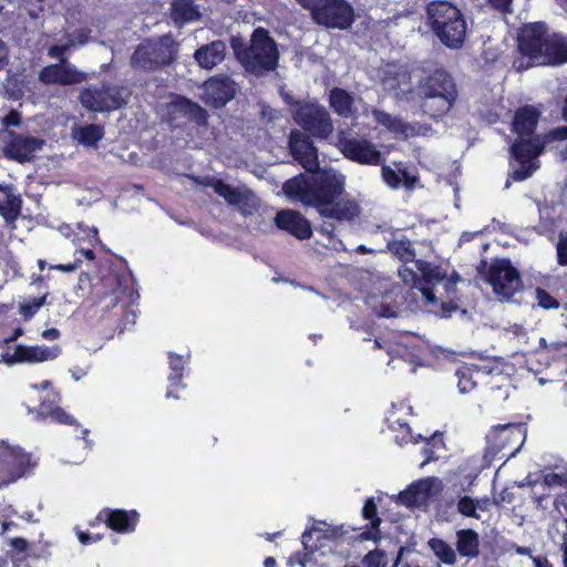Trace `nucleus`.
Listing matches in <instances>:
<instances>
[{
  "mask_svg": "<svg viewBox=\"0 0 567 567\" xmlns=\"http://www.w3.org/2000/svg\"><path fill=\"white\" fill-rule=\"evenodd\" d=\"M43 2L44 0H25L30 18L38 19L40 14L43 13Z\"/></svg>",
  "mask_w": 567,
  "mask_h": 567,
  "instance_id": "nucleus-52",
  "label": "nucleus"
},
{
  "mask_svg": "<svg viewBox=\"0 0 567 567\" xmlns=\"http://www.w3.org/2000/svg\"><path fill=\"white\" fill-rule=\"evenodd\" d=\"M231 47L236 59L249 73L262 75L278 68L280 55L277 43L264 28L254 30L248 45L237 44L233 40Z\"/></svg>",
  "mask_w": 567,
  "mask_h": 567,
  "instance_id": "nucleus-3",
  "label": "nucleus"
},
{
  "mask_svg": "<svg viewBox=\"0 0 567 567\" xmlns=\"http://www.w3.org/2000/svg\"><path fill=\"white\" fill-rule=\"evenodd\" d=\"M11 547L18 553H24L28 549V542L22 537H14L10 539Z\"/></svg>",
  "mask_w": 567,
  "mask_h": 567,
  "instance_id": "nucleus-59",
  "label": "nucleus"
},
{
  "mask_svg": "<svg viewBox=\"0 0 567 567\" xmlns=\"http://www.w3.org/2000/svg\"><path fill=\"white\" fill-rule=\"evenodd\" d=\"M226 49L224 41L215 40L196 49L194 59L202 69L212 70L225 60Z\"/></svg>",
  "mask_w": 567,
  "mask_h": 567,
  "instance_id": "nucleus-31",
  "label": "nucleus"
},
{
  "mask_svg": "<svg viewBox=\"0 0 567 567\" xmlns=\"http://www.w3.org/2000/svg\"><path fill=\"white\" fill-rule=\"evenodd\" d=\"M427 25L433 34L450 49H460L466 37V21L461 10L445 0L426 6Z\"/></svg>",
  "mask_w": 567,
  "mask_h": 567,
  "instance_id": "nucleus-4",
  "label": "nucleus"
},
{
  "mask_svg": "<svg viewBox=\"0 0 567 567\" xmlns=\"http://www.w3.org/2000/svg\"><path fill=\"white\" fill-rule=\"evenodd\" d=\"M540 116L542 111L532 104L519 106L515 111L511 123V131L516 134L515 140L529 141L544 138L543 135L536 134Z\"/></svg>",
  "mask_w": 567,
  "mask_h": 567,
  "instance_id": "nucleus-22",
  "label": "nucleus"
},
{
  "mask_svg": "<svg viewBox=\"0 0 567 567\" xmlns=\"http://www.w3.org/2000/svg\"><path fill=\"white\" fill-rule=\"evenodd\" d=\"M436 481V477H426L412 483L399 493V502L410 508L425 504L432 496V488Z\"/></svg>",
  "mask_w": 567,
  "mask_h": 567,
  "instance_id": "nucleus-30",
  "label": "nucleus"
},
{
  "mask_svg": "<svg viewBox=\"0 0 567 567\" xmlns=\"http://www.w3.org/2000/svg\"><path fill=\"white\" fill-rule=\"evenodd\" d=\"M97 519L103 520L110 529L118 534H127L135 530L140 514L135 509L104 508L99 513Z\"/></svg>",
  "mask_w": 567,
  "mask_h": 567,
  "instance_id": "nucleus-26",
  "label": "nucleus"
},
{
  "mask_svg": "<svg viewBox=\"0 0 567 567\" xmlns=\"http://www.w3.org/2000/svg\"><path fill=\"white\" fill-rule=\"evenodd\" d=\"M557 261L560 266H567V235L557 244Z\"/></svg>",
  "mask_w": 567,
  "mask_h": 567,
  "instance_id": "nucleus-53",
  "label": "nucleus"
},
{
  "mask_svg": "<svg viewBox=\"0 0 567 567\" xmlns=\"http://www.w3.org/2000/svg\"><path fill=\"white\" fill-rule=\"evenodd\" d=\"M79 228L80 230L83 231L84 235L81 237L80 234H76L73 239V243L76 246H80L82 241H85L87 243V247L81 246L80 248H78L74 252V258H81V264L83 262V259L94 260L95 254L93 247H95L96 245H103L99 237V231L95 227L82 228L81 226H79Z\"/></svg>",
  "mask_w": 567,
  "mask_h": 567,
  "instance_id": "nucleus-36",
  "label": "nucleus"
},
{
  "mask_svg": "<svg viewBox=\"0 0 567 567\" xmlns=\"http://www.w3.org/2000/svg\"><path fill=\"white\" fill-rule=\"evenodd\" d=\"M167 115L171 124H177L179 121H185L193 123L198 127H206L209 118V114L206 109L183 95H176L167 105Z\"/></svg>",
  "mask_w": 567,
  "mask_h": 567,
  "instance_id": "nucleus-19",
  "label": "nucleus"
},
{
  "mask_svg": "<svg viewBox=\"0 0 567 567\" xmlns=\"http://www.w3.org/2000/svg\"><path fill=\"white\" fill-rule=\"evenodd\" d=\"M31 455L22 449L7 447L0 452V486H7L31 470Z\"/></svg>",
  "mask_w": 567,
  "mask_h": 567,
  "instance_id": "nucleus-17",
  "label": "nucleus"
},
{
  "mask_svg": "<svg viewBox=\"0 0 567 567\" xmlns=\"http://www.w3.org/2000/svg\"><path fill=\"white\" fill-rule=\"evenodd\" d=\"M543 137L546 141V143L551 142V141H566L567 140V125L555 127V128L550 130Z\"/></svg>",
  "mask_w": 567,
  "mask_h": 567,
  "instance_id": "nucleus-51",
  "label": "nucleus"
},
{
  "mask_svg": "<svg viewBox=\"0 0 567 567\" xmlns=\"http://www.w3.org/2000/svg\"><path fill=\"white\" fill-rule=\"evenodd\" d=\"M567 62V40L557 34L550 35L544 50L540 64H561Z\"/></svg>",
  "mask_w": 567,
  "mask_h": 567,
  "instance_id": "nucleus-37",
  "label": "nucleus"
},
{
  "mask_svg": "<svg viewBox=\"0 0 567 567\" xmlns=\"http://www.w3.org/2000/svg\"><path fill=\"white\" fill-rule=\"evenodd\" d=\"M476 269L501 300L509 301L523 289L522 276L508 258L482 259Z\"/></svg>",
  "mask_w": 567,
  "mask_h": 567,
  "instance_id": "nucleus-6",
  "label": "nucleus"
},
{
  "mask_svg": "<svg viewBox=\"0 0 567 567\" xmlns=\"http://www.w3.org/2000/svg\"><path fill=\"white\" fill-rule=\"evenodd\" d=\"M535 297L537 305L545 310L558 309L560 306L559 301L544 288H536Z\"/></svg>",
  "mask_w": 567,
  "mask_h": 567,
  "instance_id": "nucleus-45",
  "label": "nucleus"
},
{
  "mask_svg": "<svg viewBox=\"0 0 567 567\" xmlns=\"http://www.w3.org/2000/svg\"><path fill=\"white\" fill-rule=\"evenodd\" d=\"M275 224L279 229L300 240L309 239L312 236L310 221L297 210H279L276 214Z\"/></svg>",
  "mask_w": 567,
  "mask_h": 567,
  "instance_id": "nucleus-25",
  "label": "nucleus"
},
{
  "mask_svg": "<svg viewBox=\"0 0 567 567\" xmlns=\"http://www.w3.org/2000/svg\"><path fill=\"white\" fill-rule=\"evenodd\" d=\"M488 2L494 9L508 12L513 0H488Z\"/></svg>",
  "mask_w": 567,
  "mask_h": 567,
  "instance_id": "nucleus-62",
  "label": "nucleus"
},
{
  "mask_svg": "<svg viewBox=\"0 0 567 567\" xmlns=\"http://www.w3.org/2000/svg\"><path fill=\"white\" fill-rule=\"evenodd\" d=\"M324 220L319 227V233L327 236L329 239L334 237L336 224L351 223L361 214L359 204L353 199H342L341 197L327 207L318 212Z\"/></svg>",
  "mask_w": 567,
  "mask_h": 567,
  "instance_id": "nucleus-16",
  "label": "nucleus"
},
{
  "mask_svg": "<svg viewBox=\"0 0 567 567\" xmlns=\"http://www.w3.org/2000/svg\"><path fill=\"white\" fill-rule=\"evenodd\" d=\"M303 9L309 10L310 13L318 8L326 0H296Z\"/></svg>",
  "mask_w": 567,
  "mask_h": 567,
  "instance_id": "nucleus-63",
  "label": "nucleus"
},
{
  "mask_svg": "<svg viewBox=\"0 0 567 567\" xmlns=\"http://www.w3.org/2000/svg\"><path fill=\"white\" fill-rule=\"evenodd\" d=\"M386 250L404 265L409 262L415 264V260H417L413 241L405 236L400 239L389 240L386 243Z\"/></svg>",
  "mask_w": 567,
  "mask_h": 567,
  "instance_id": "nucleus-39",
  "label": "nucleus"
},
{
  "mask_svg": "<svg viewBox=\"0 0 567 567\" xmlns=\"http://www.w3.org/2000/svg\"><path fill=\"white\" fill-rule=\"evenodd\" d=\"M425 442L427 443V445H431L437 452L445 450L443 434L439 431H436L434 434H432L430 437H427L425 440Z\"/></svg>",
  "mask_w": 567,
  "mask_h": 567,
  "instance_id": "nucleus-56",
  "label": "nucleus"
},
{
  "mask_svg": "<svg viewBox=\"0 0 567 567\" xmlns=\"http://www.w3.org/2000/svg\"><path fill=\"white\" fill-rule=\"evenodd\" d=\"M178 43L172 33L161 35L140 44L132 54L131 62L144 71H156L171 65L177 59Z\"/></svg>",
  "mask_w": 567,
  "mask_h": 567,
  "instance_id": "nucleus-8",
  "label": "nucleus"
},
{
  "mask_svg": "<svg viewBox=\"0 0 567 567\" xmlns=\"http://www.w3.org/2000/svg\"><path fill=\"white\" fill-rule=\"evenodd\" d=\"M381 318H393L396 317V312L391 305L381 303L377 311Z\"/></svg>",
  "mask_w": 567,
  "mask_h": 567,
  "instance_id": "nucleus-60",
  "label": "nucleus"
},
{
  "mask_svg": "<svg viewBox=\"0 0 567 567\" xmlns=\"http://www.w3.org/2000/svg\"><path fill=\"white\" fill-rule=\"evenodd\" d=\"M362 517L370 520V523L367 525V528L357 536V539L360 542L373 540L378 543L381 539L380 525L382 519L378 515V507L373 497L365 499L362 507Z\"/></svg>",
  "mask_w": 567,
  "mask_h": 567,
  "instance_id": "nucleus-32",
  "label": "nucleus"
},
{
  "mask_svg": "<svg viewBox=\"0 0 567 567\" xmlns=\"http://www.w3.org/2000/svg\"><path fill=\"white\" fill-rule=\"evenodd\" d=\"M168 363L171 373L168 374V390L166 392L167 398L177 399V394L175 393L178 389L183 388V378H184V359L182 355L175 352H168Z\"/></svg>",
  "mask_w": 567,
  "mask_h": 567,
  "instance_id": "nucleus-38",
  "label": "nucleus"
},
{
  "mask_svg": "<svg viewBox=\"0 0 567 567\" xmlns=\"http://www.w3.org/2000/svg\"><path fill=\"white\" fill-rule=\"evenodd\" d=\"M422 455L424 456V461L421 463V467L425 464L439 460L440 455L436 450H434L431 445H427L425 442L424 446L421 450Z\"/></svg>",
  "mask_w": 567,
  "mask_h": 567,
  "instance_id": "nucleus-55",
  "label": "nucleus"
},
{
  "mask_svg": "<svg viewBox=\"0 0 567 567\" xmlns=\"http://www.w3.org/2000/svg\"><path fill=\"white\" fill-rule=\"evenodd\" d=\"M73 41H69L65 44L51 45L48 50V55L52 59H59L62 63H64L66 62L65 53L71 47H73Z\"/></svg>",
  "mask_w": 567,
  "mask_h": 567,
  "instance_id": "nucleus-49",
  "label": "nucleus"
},
{
  "mask_svg": "<svg viewBox=\"0 0 567 567\" xmlns=\"http://www.w3.org/2000/svg\"><path fill=\"white\" fill-rule=\"evenodd\" d=\"M103 135V127L96 124L84 125L78 131V140L85 146H94Z\"/></svg>",
  "mask_w": 567,
  "mask_h": 567,
  "instance_id": "nucleus-43",
  "label": "nucleus"
},
{
  "mask_svg": "<svg viewBox=\"0 0 567 567\" xmlns=\"http://www.w3.org/2000/svg\"><path fill=\"white\" fill-rule=\"evenodd\" d=\"M461 277L456 271H453L452 275L445 281V291L449 299H452L451 296L456 293V284L460 281Z\"/></svg>",
  "mask_w": 567,
  "mask_h": 567,
  "instance_id": "nucleus-57",
  "label": "nucleus"
},
{
  "mask_svg": "<svg viewBox=\"0 0 567 567\" xmlns=\"http://www.w3.org/2000/svg\"><path fill=\"white\" fill-rule=\"evenodd\" d=\"M477 507H478L477 501H475L474 498H472L467 495L460 497V499L457 502V511L460 514H462L465 517H472V518L478 519L480 516L476 513Z\"/></svg>",
  "mask_w": 567,
  "mask_h": 567,
  "instance_id": "nucleus-44",
  "label": "nucleus"
},
{
  "mask_svg": "<svg viewBox=\"0 0 567 567\" xmlns=\"http://www.w3.org/2000/svg\"><path fill=\"white\" fill-rule=\"evenodd\" d=\"M546 141L535 138L529 141L515 140L509 147L512 171L508 173L505 188H508L512 182H523L529 178L539 167L537 157L544 152Z\"/></svg>",
  "mask_w": 567,
  "mask_h": 567,
  "instance_id": "nucleus-9",
  "label": "nucleus"
},
{
  "mask_svg": "<svg viewBox=\"0 0 567 567\" xmlns=\"http://www.w3.org/2000/svg\"><path fill=\"white\" fill-rule=\"evenodd\" d=\"M329 105L341 117H350L355 112L354 99L350 92L341 87H333L329 93Z\"/></svg>",
  "mask_w": 567,
  "mask_h": 567,
  "instance_id": "nucleus-35",
  "label": "nucleus"
},
{
  "mask_svg": "<svg viewBox=\"0 0 567 567\" xmlns=\"http://www.w3.org/2000/svg\"><path fill=\"white\" fill-rule=\"evenodd\" d=\"M429 546L441 563L450 566L456 563V553L447 542L434 537L429 540Z\"/></svg>",
  "mask_w": 567,
  "mask_h": 567,
  "instance_id": "nucleus-41",
  "label": "nucleus"
},
{
  "mask_svg": "<svg viewBox=\"0 0 567 567\" xmlns=\"http://www.w3.org/2000/svg\"><path fill=\"white\" fill-rule=\"evenodd\" d=\"M8 135L10 138L3 146V156L20 164L33 161L34 153L44 145L42 138L18 134L14 131H8Z\"/></svg>",
  "mask_w": 567,
  "mask_h": 567,
  "instance_id": "nucleus-21",
  "label": "nucleus"
},
{
  "mask_svg": "<svg viewBox=\"0 0 567 567\" xmlns=\"http://www.w3.org/2000/svg\"><path fill=\"white\" fill-rule=\"evenodd\" d=\"M292 117L303 133L324 141L333 133V122L327 109L317 102L296 101Z\"/></svg>",
  "mask_w": 567,
  "mask_h": 567,
  "instance_id": "nucleus-10",
  "label": "nucleus"
},
{
  "mask_svg": "<svg viewBox=\"0 0 567 567\" xmlns=\"http://www.w3.org/2000/svg\"><path fill=\"white\" fill-rule=\"evenodd\" d=\"M415 267L419 271L417 290L422 293L426 311L441 318H450L457 311V302L454 299L439 301L433 290L435 285L446 279V270L423 259L415 260Z\"/></svg>",
  "mask_w": 567,
  "mask_h": 567,
  "instance_id": "nucleus-7",
  "label": "nucleus"
},
{
  "mask_svg": "<svg viewBox=\"0 0 567 567\" xmlns=\"http://www.w3.org/2000/svg\"><path fill=\"white\" fill-rule=\"evenodd\" d=\"M362 563L365 567H386V556L381 549L370 550L364 555Z\"/></svg>",
  "mask_w": 567,
  "mask_h": 567,
  "instance_id": "nucleus-46",
  "label": "nucleus"
},
{
  "mask_svg": "<svg viewBox=\"0 0 567 567\" xmlns=\"http://www.w3.org/2000/svg\"><path fill=\"white\" fill-rule=\"evenodd\" d=\"M204 185L210 186L218 196L223 197L228 205L236 207L245 217L252 216L260 208L258 197L248 187H234L220 178H213Z\"/></svg>",
  "mask_w": 567,
  "mask_h": 567,
  "instance_id": "nucleus-14",
  "label": "nucleus"
},
{
  "mask_svg": "<svg viewBox=\"0 0 567 567\" xmlns=\"http://www.w3.org/2000/svg\"><path fill=\"white\" fill-rule=\"evenodd\" d=\"M21 114L12 109L1 118V123L6 128L18 127L21 124Z\"/></svg>",
  "mask_w": 567,
  "mask_h": 567,
  "instance_id": "nucleus-50",
  "label": "nucleus"
},
{
  "mask_svg": "<svg viewBox=\"0 0 567 567\" xmlns=\"http://www.w3.org/2000/svg\"><path fill=\"white\" fill-rule=\"evenodd\" d=\"M200 16L194 0H173L172 18L176 23L184 24L186 22L197 21L200 19Z\"/></svg>",
  "mask_w": 567,
  "mask_h": 567,
  "instance_id": "nucleus-40",
  "label": "nucleus"
},
{
  "mask_svg": "<svg viewBox=\"0 0 567 567\" xmlns=\"http://www.w3.org/2000/svg\"><path fill=\"white\" fill-rule=\"evenodd\" d=\"M399 276L401 277L404 284H411L413 288L417 289L419 271H414L412 268L403 264V266L399 268Z\"/></svg>",
  "mask_w": 567,
  "mask_h": 567,
  "instance_id": "nucleus-48",
  "label": "nucleus"
},
{
  "mask_svg": "<svg viewBox=\"0 0 567 567\" xmlns=\"http://www.w3.org/2000/svg\"><path fill=\"white\" fill-rule=\"evenodd\" d=\"M549 37L548 27L543 21L525 23L520 27L517 48L523 58L528 59V63L524 64L523 59L515 60L514 66L517 70H526L535 64H540Z\"/></svg>",
  "mask_w": 567,
  "mask_h": 567,
  "instance_id": "nucleus-12",
  "label": "nucleus"
},
{
  "mask_svg": "<svg viewBox=\"0 0 567 567\" xmlns=\"http://www.w3.org/2000/svg\"><path fill=\"white\" fill-rule=\"evenodd\" d=\"M285 195L321 210L344 193V183L338 176L328 172H315L311 175L299 174L286 181L282 185Z\"/></svg>",
  "mask_w": 567,
  "mask_h": 567,
  "instance_id": "nucleus-2",
  "label": "nucleus"
},
{
  "mask_svg": "<svg viewBox=\"0 0 567 567\" xmlns=\"http://www.w3.org/2000/svg\"><path fill=\"white\" fill-rule=\"evenodd\" d=\"M39 413L44 417H50L58 424L78 425L76 420L60 406L51 408L42 402L39 406Z\"/></svg>",
  "mask_w": 567,
  "mask_h": 567,
  "instance_id": "nucleus-42",
  "label": "nucleus"
},
{
  "mask_svg": "<svg viewBox=\"0 0 567 567\" xmlns=\"http://www.w3.org/2000/svg\"><path fill=\"white\" fill-rule=\"evenodd\" d=\"M395 165L396 171L388 165L382 166L381 176L383 182L392 189L404 187L409 192L414 190L420 183L416 169H410L402 162Z\"/></svg>",
  "mask_w": 567,
  "mask_h": 567,
  "instance_id": "nucleus-28",
  "label": "nucleus"
},
{
  "mask_svg": "<svg viewBox=\"0 0 567 567\" xmlns=\"http://www.w3.org/2000/svg\"><path fill=\"white\" fill-rule=\"evenodd\" d=\"M131 95L125 85L102 81L84 89L80 94L82 105L91 112H110L123 107Z\"/></svg>",
  "mask_w": 567,
  "mask_h": 567,
  "instance_id": "nucleus-11",
  "label": "nucleus"
},
{
  "mask_svg": "<svg viewBox=\"0 0 567 567\" xmlns=\"http://www.w3.org/2000/svg\"><path fill=\"white\" fill-rule=\"evenodd\" d=\"M373 117L375 122L385 127L388 131L403 138H410L419 135H424L431 130L429 125L421 123H408L401 117L391 115L384 111L374 110Z\"/></svg>",
  "mask_w": 567,
  "mask_h": 567,
  "instance_id": "nucleus-24",
  "label": "nucleus"
},
{
  "mask_svg": "<svg viewBox=\"0 0 567 567\" xmlns=\"http://www.w3.org/2000/svg\"><path fill=\"white\" fill-rule=\"evenodd\" d=\"M336 146L349 161L368 166H378L383 162L382 153L368 138L352 137L341 130L337 134Z\"/></svg>",
  "mask_w": 567,
  "mask_h": 567,
  "instance_id": "nucleus-13",
  "label": "nucleus"
},
{
  "mask_svg": "<svg viewBox=\"0 0 567 567\" xmlns=\"http://www.w3.org/2000/svg\"><path fill=\"white\" fill-rule=\"evenodd\" d=\"M312 138L299 130H291L288 137L290 154L309 173H315L320 168L318 148Z\"/></svg>",
  "mask_w": 567,
  "mask_h": 567,
  "instance_id": "nucleus-18",
  "label": "nucleus"
},
{
  "mask_svg": "<svg viewBox=\"0 0 567 567\" xmlns=\"http://www.w3.org/2000/svg\"><path fill=\"white\" fill-rule=\"evenodd\" d=\"M423 114L434 121L442 120L455 106L458 87L452 73L443 65L423 70L413 90Z\"/></svg>",
  "mask_w": 567,
  "mask_h": 567,
  "instance_id": "nucleus-1",
  "label": "nucleus"
},
{
  "mask_svg": "<svg viewBox=\"0 0 567 567\" xmlns=\"http://www.w3.org/2000/svg\"><path fill=\"white\" fill-rule=\"evenodd\" d=\"M532 560L534 563V567H553L546 556L532 557Z\"/></svg>",
  "mask_w": 567,
  "mask_h": 567,
  "instance_id": "nucleus-64",
  "label": "nucleus"
},
{
  "mask_svg": "<svg viewBox=\"0 0 567 567\" xmlns=\"http://www.w3.org/2000/svg\"><path fill=\"white\" fill-rule=\"evenodd\" d=\"M22 212L21 195L16 192L12 184H0V216L8 229H16V221Z\"/></svg>",
  "mask_w": 567,
  "mask_h": 567,
  "instance_id": "nucleus-27",
  "label": "nucleus"
},
{
  "mask_svg": "<svg viewBox=\"0 0 567 567\" xmlns=\"http://www.w3.org/2000/svg\"><path fill=\"white\" fill-rule=\"evenodd\" d=\"M480 535L472 528L458 529L456 532V551L460 556L468 559L480 555Z\"/></svg>",
  "mask_w": 567,
  "mask_h": 567,
  "instance_id": "nucleus-34",
  "label": "nucleus"
},
{
  "mask_svg": "<svg viewBox=\"0 0 567 567\" xmlns=\"http://www.w3.org/2000/svg\"><path fill=\"white\" fill-rule=\"evenodd\" d=\"M310 14L317 24L329 29L347 30L354 22V10L346 0H326Z\"/></svg>",
  "mask_w": 567,
  "mask_h": 567,
  "instance_id": "nucleus-15",
  "label": "nucleus"
},
{
  "mask_svg": "<svg viewBox=\"0 0 567 567\" xmlns=\"http://www.w3.org/2000/svg\"><path fill=\"white\" fill-rule=\"evenodd\" d=\"M61 353L59 346H25L18 344L13 351H4L1 354V361L8 365L18 363H40L56 359Z\"/></svg>",
  "mask_w": 567,
  "mask_h": 567,
  "instance_id": "nucleus-20",
  "label": "nucleus"
},
{
  "mask_svg": "<svg viewBox=\"0 0 567 567\" xmlns=\"http://www.w3.org/2000/svg\"><path fill=\"white\" fill-rule=\"evenodd\" d=\"M9 62V49L3 40L0 39V71L6 68Z\"/></svg>",
  "mask_w": 567,
  "mask_h": 567,
  "instance_id": "nucleus-61",
  "label": "nucleus"
},
{
  "mask_svg": "<svg viewBox=\"0 0 567 567\" xmlns=\"http://www.w3.org/2000/svg\"><path fill=\"white\" fill-rule=\"evenodd\" d=\"M80 267H81V258H78V259L74 258V260L72 262L56 264V265L50 266L51 269L59 270V271L66 272V274L74 272Z\"/></svg>",
  "mask_w": 567,
  "mask_h": 567,
  "instance_id": "nucleus-54",
  "label": "nucleus"
},
{
  "mask_svg": "<svg viewBox=\"0 0 567 567\" xmlns=\"http://www.w3.org/2000/svg\"><path fill=\"white\" fill-rule=\"evenodd\" d=\"M235 96V83L226 75H215L204 82L203 99L206 104L223 107Z\"/></svg>",
  "mask_w": 567,
  "mask_h": 567,
  "instance_id": "nucleus-23",
  "label": "nucleus"
},
{
  "mask_svg": "<svg viewBox=\"0 0 567 567\" xmlns=\"http://www.w3.org/2000/svg\"><path fill=\"white\" fill-rule=\"evenodd\" d=\"M39 80L43 84L72 85L83 82L85 75L74 68L54 63L44 66L40 71Z\"/></svg>",
  "mask_w": 567,
  "mask_h": 567,
  "instance_id": "nucleus-29",
  "label": "nucleus"
},
{
  "mask_svg": "<svg viewBox=\"0 0 567 567\" xmlns=\"http://www.w3.org/2000/svg\"><path fill=\"white\" fill-rule=\"evenodd\" d=\"M527 437V424L525 422H508L497 424L486 434V445L483 457L491 464L494 460L505 461L514 457L523 447Z\"/></svg>",
  "mask_w": 567,
  "mask_h": 567,
  "instance_id": "nucleus-5",
  "label": "nucleus"
},
{
  "mask_svg": "<svg viewBox=\"0 0 567 567\" xmlns=\"http://www.w3.org/2000/svg\"><path fill=\"white\" fill-rule=\"evenodd\" d=\"M488 374L482 367L473 363H463L455 370L457 378V388L460 393L465 394L472 392L478 383L481 377Z\"/></svg>",
  "mask_w": 567,
  "mask_h": 567,
  "instance_id": "nucleus-33",
  "label": "nucleus"
},
{
  "mask_svg": "<svg viewBox=\"0 0 567 567\" xmlns=\"http://www.w3.org/2000/svg\"><path fill=\"white\" fill-rule=\"evenodd\" d=\"M78 538L82 545H90V544L101 540L103 538V535L102 534H90L86 532H79Z\"/></svg>",
  "mask_w": 567,
  "mask_h": 567,
  "instance_id": "nucleus-58",
  "label": "nucleus"
},
{
  "mask_svg": "<svg viewBox=\"0 0 567 567\" xmlns=\"http://www.w3.org/2000/svg\"><path fill=\"white\" fill-rule=\"evenodd\" d=\"M47 296L34 298L32 301L21 303L20 311L24 317H32L44 305Z\"/></svg>",
  "mask_w": 567,
  "mask_h": 567,
  "instance_id": "nucleus-47",
  "label": "nucleus"
}]
</instances>
